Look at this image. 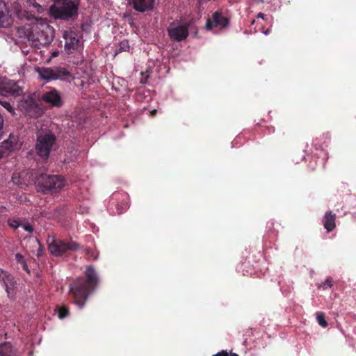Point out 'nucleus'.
I'll list each match as a JSON object with an SVG mask.
<instances>
[{
  "mask_svg": "<svg viewBox=\"0 0 356 356\" xmlns=\"http://www.w3.org/2000/svg\"><path fill=\"white\" fill-rule=\"evenodd\" d=\"M25 6L29 11L24 10L22 5L15 1L13 3V11L17 19L25 23L28 41L31 47L40 48L49 44L54 36V29L48 24L46 19L35 16L34 13H42L45 8L36 0H25Z\"/></svg>",
  "mask_w": 356,
  "mask_h": 356,
  "instance_id": "f257e3e1",
  "label": "nucleus"
},
{
  "mask_svg": "<svg viewBox=\"0 0 356 356\" xmlns=\"http://www.w3.org/2000/svg\"><path fill=\"white\" fill-rule=\"evenodd\" d=\"M85 276V280L78 279L70 286V294L79 309L84 307L89 295L95 290L98 282L97 273L92 266L87 267Z\"/></svg>",
  "mask_w": 356,
  "mask_h": 356,
  "instance_id": "f03ea898",
  "label": "nucleus"
},
{
  "mask_svg": "<svg viewBox=\"0 0 356 356\" xmlns=\"http://www.w3.org/2000/svg\"><path fill=\"white\" fill-rule=\"evenodd\" d=\"M79 1L76 0H55L50 7L51 15L56 19L68 20L78 13Z\"/></svg>",
  "mask_w": 356,
  "mask_h": 356,
  "instance_id": "7ed1b4c3",
  "label": "nucleus"
},
{
  "mask_svg": "<svg viewBox=\"0 0 356 356\" xmlns=\"http://www.w3.org/2000/svg\"><path fill=\"white\" fill-rule=\"evenodd\" d=\"M56 148V137L49 131L40 130L37 134L35 149L38 155L47 159L50 152Z\"/></svg>",
  "mask_w": 356,
  "mask_h": 356,
  "instance_id": "20e7f679",
  "label": "nucleus"
},
{
  "mask_svg": "<svg viewBox=\"0 0 356 356\" xmlns=\"http://www.w3.org/2000/svg\"><path fill=\"white\" fill-rule=\"evenodd\" d=\"M35 184H37L42 191H56L60 190L65 185V180L58 175H47L41 174L36 178Z\"/></svg>",
  "mask_w": 356,
  "mask_h": 356,
  "instance_id": "39448f33",
  "label": "nucleus"
},
{
  "mask_svg": "<svg viewBox=\"0 0 356 356\" xmlns=\"http://www.w3.org/2000/svg\"><path fill=\"white\" fill-rule=\"evenodd\" d=\"M18 106L22 111L31 117H39L43 112L38 106L35 97L31 95H23Z\"/></svg>",
  "mask_w": 356,
  "mask_h": 356,
  "instance_id": "423d86ee",
  "label": "nucleus"
},
{
  "mask_svg": "<svg viewBox=\"0 0 356 356\" xmlns=\"http://www.w3.org/2000/svg\"><path fill=\"white\" fill-rule=\"evenodd\" d=\"M37 72L42 79L47 81L56 79L65 80L70 76V73L61 67L38 68Z\"/></svg>",
  "mask_w": 356,
  "mask_h": 356,
  "instance_id": "0eeeda50",
  "label": "nucleus"
},
{
  "mask_svg": "<svg viewBox=\"0 0 356 356\" xmlns=\"http://www.w3.org/2000/svg\"><path fill=\"white\" fill-rule=\"evenodd\" d=\"M79 248L78 243L74 241L63 242L60 240L52 239L49 242V250L54 256H60L67 250H76Z\"/></svg>",
  "mask_w": 356,
  "mask_h": 356,
  "instance_id": "6e6552de",
  "label": "nucleus"
},
{
  "mask_svg": "<svg viewBox=\"0 0 356 356\" xmlns=\"http://www.w3.org/2000/svg\"><path fill=\"white\" fill-rule=\"evenodd\" d=\"M22 145V143L17 136L10 134L9 138L3 140L0 145V159L19 150Z\"/></svg>",
  "mask_w": 356,
  "mask_h": 356,
  "instance_id": "1a4fd4ad",
  "label": "nucleus"
},
{
  "mask_svg": "<svg viewBox=\"0 0 356 356\" xmlns=\"http://www.w3.org/2000/svg\"><path fill=\"white\" fill-rule=\"evenodd\" d=\"M228 19L219 13L213 14L212 17L208 19L206 24V29L211 31L213 33H218L224 28L227 26Z\"/></svg>",
  "mask_w": 356,
  "mask_h": 356,
  "instance_id": "9d476101",
  "label": "nucleus"
},
{
  "mask_svg": "<svg viewBox=\"0 0 356 356\" xmlns=\"http://www.w3.org/2000/svg\"><path fill=\"white\" fill-rule=\"evenodd\" d=\"M65 42V50L67 53H72L75 50H78L81 46V41L78 33L74 31H65L63 33Z\"/></svg>",
  "mask_w": 356,
  "mask_h": 356,
  "instance_id": "9b49d317",
  "label": "nucleus"
},
{
  "mask_svg": "<svg viewBox=\"0 0 356 356\" xmlns=\"http://www.w3.org/2000/svg\"><path fill=\"white\" fill-rule=\"evenodd\" d=\"M1 95L6 97H17L22 93V88L13 80L1 78Z\"/></svg>",
  "mask_w": 356,
  "mask_h": 356,
  "instance_id": "f8f14e48",
  "label": "nucleus"
},
{
  "mask_svg": "<svg viewBox=\"0 0 356 356\" xmlns=\"http://www.w3.org/2000/svg\"><path fill=\"white\" fill-rule=\"evenodd\" d=\"M168 33L171 40L181 41L188 35V28L186 25L172 23L168 28Z\"/></svg>",
  "mask_w": 356,
  "mask_h": 356,
  "instance_id": "ddd939ff",
  "label": "nucleus"
},
{
  "mask_svg": "<svg viewBox=\"0 0 356 356\" xmlns=\"http://www.w3.org/2000/svg\"><path fill=\"white\" fill-rule=\"evenodd\" d=\"M15 18L17 17L13 11L12 10L11 14L6 4L3 1H0V26L8 27L10 26ZM16 20L19 21L17 19Z\"/></svg>",
  "mask_w": 356,
  "mask_h": 356,
  "instance_id": "4468645a",
  "label": "nucleus"
},
{
  "mask_svg": "<svg viewBox=\"0 0 356 356\" xmlns=\"http://www.w3.org/2000/svg\"><path fill=\"white\" fill-rule=\"evenodd\" d=\"M0 282H2L6 291L9 297H12L13 295L14 289L17 284V282L15 277L8 273L6 271H4L3 269L0 268Z\"/></svg>",
  "mask_w": 356,
  "mask_h": 356,
  "instance_id": "2eb2a0df",
  "label": "nucleus"
},
{
  "mask_svg": "<svg viewBox=\"0 0 356 356\" xmlns=\"http://www.w3.org/2000/svg\"><path fill=\"white\" fill-rule=\"evenodd\" d=\"M42 99L54 106L59 107L62 105L60 95L56 90H51L44 93Z\"/></svg>",
  "mask_w": 356,
  "mask_h": 356,
  "instance_id": "dca6fc26",
  "label": "nucleus"
},
{
  "mask_svg": "<svg viewBox=\"0 0 356 356\" xmlns=\"http://www.w3.org/2000/svg\"><path fill=\"white\" fill-rule=\"evenodd\" d=\"M155 0H131L133 8L138 12H145L154 8Z\"/></svg>",
  "mask_w": 356,
  "mask_h": 356,
  "instance_id": "f3484780",
  "label": "nucleus"
},
{
  "mask_svg": "<svg viewBox=\"0 0 356 356\" xmlns=\"http://www.w3.org/2000/svg\"><path fill=\"white\" fill-rule=\"evenodd\" d=\"M19 353L9 342L0 343V356H18Z\"/></svg>",
  "mask_w": 356,
  "mask_h": 356,
  "instance_id": "a211bd4d",
  "label": "nucleus"
},
{
  "mask_svg": "<svg viewBox=\"0 0 356 356\" xmlns=\"http://www.w3.org/2000/svg\"><path fill=\"white\" fill-rule=\"evenodd\" d=\"M324 227L327 232H331L335 227V215L327 212L323 220Z\"/></svg>",
  "mask_w": 356,
  "mask_h": 356,
  "instance_id": "6ab92c4d",
  "label": "nucleus"
},
{
  "mask_svg": "<svg viewBox=\"0 0 356 356\" xmlns=\"http://www.w3.org/2000/svg\"><path fill=\"white\" fill-rule=\"evenodd\" d=\"M26 172H15L12 176V181L16 185L28 184L25 178L27 176Z\"/></svg>",
  "mask_w": 356,
  "mask_h": 356,
  "instance_id": "aec40b11",
  "label": "nucleus"
},
{
  "mask_svg": "<svg viewBox=\"0 0 356 356\" xmlns=\"http://www.w3.org/2000/svg\"><path fill=\"white\" fill-rule=\"evenodd\" d=\"M121 195L122 196V199H123L122 200L123 201H122V206H121L120 208L119 204L118 203L117 204V209H118L117 213H122L129 206V201L128 197H127V195L126 194H121Z\"/></svg>",
  "mask_w": 356,
  "mask_h": 356,
  "instance_id": "412c9836",
  "label": "nucleus"
},
{
  "mask_svg": "<svg viewBox=\"0 0 356 356\" xmlns=\"http://www.w3.org/2000/svg\"><path fill=\"white\" fill-rule=\"evenodd\" d=\"M316 319L318 324L323 327H325L327 325V321L325 319V316L322 312H318L316 314Z\"/></svg>",
  "mask_w": 356,
  "mask_h": 356,
  "instance_id": "4be33fe9",
  "label": "nucleus"
},
{
  "mask_svg": "<svg viewBox=\"0 0 356 356\" xmlns=\"http://www.w3.org/2000/svg\"><path fill=\"white\" fill-rule=\"evenodd\" d=\"M85 253L92 259H97L99 257V252L96 250H90L87 248L85 250Z\"/></svg>",
  "mask_w": 356,
  "mask_h": 356,
  "instance_id": "5701e85b",
  "label": "nucleus"
},
{
  "mask_svg": "<svg viewBox=\"0 0 356 356\" xmlns=\"http://www.w3.org/2000/svg\"><path fill=\"white\" fill-rule=\"evenodd\" d=\"M332 286V279L331 277H327L324 282L318 285V288H322L323 289H326Z\"/></svg>",
  "mask_w": 356,
  "mask_h": 356,
  "instance_id": "b1692460",
  "label": "nucleus"
},
{
  "mask_svg": "<svg viewBox=\"0 0 356 356\" xmlns=\"http://www.w3.org/2000/svg\"><path fill=\"white\" fill-rule=\"evenodd\" d=\"M69 314L68 310L65 307H60L58 309V315L60 319H63Z\"/></svg>",
  "mask_w": 356,
  "mask_h": 356,
  "instance_id": "393cba45",
  "label": "nucleus"
},
{
  "mask_svg": "<svg viewBox=\"0 0 356 356\" xmlns=\"http://www.w3.org/2000/svg\"><path fill=\"white\" fill-rule=\"evenodd\" d=\"M21 223L22 222L19 220L13 218L8 220V225L14 229L19 227L21 226Z\"/></svg>",
  "mask_w": 356,
  "mask_h": 356,
  "instance_id": "a878e982",
  "label": "nucleus"
},
{
  "mask_svg": "<svg viewBox=\"0 0 356 356\" xmlns=\"http://www.w3.org/2000/svg\"><path fill=\"white\" fill-rule=\"evenodd\" d=\"M0 104L2 105L3 108H5L10 113H14V108L10 105V104L7 101H0Z\"/></svg>",
  "mask_w": 356,
  "mask_h": 356,
  "instance_id": "bb28decb",
  "label": "nucleus"
},
{
  "mask_svg": "<svg viewBox=\"0 0 356 356\" xmlns=\"http://www.w3.org/2000/svg\"><path fill=\"white\" fill-rule=\"evenodd\" d=\"M20 227L29 233H32L33 231V227L29 223H21Z\"/></svg>",
  "mask_w": 356,
  "mask_h": 356,
  "instance_id": "cd10ccee",
  "label": "nucleus"
},
{
  "mask_svg": "<svg viewBox=\"0 0 356 356\" xmlns=\"http://www.w3.org/2000/svg\"><path fill=\"white\" fill-rule=\"evenodd\" d=\"M15 259L17 260V261L18 263H19L20 264H24V262L25 261L24 260V256L22 255L21 254L19 253H17L15 254Z\"/></svg>",
  "mask_w": 356,
  "mask_h": 356,
  "instance_id": "c85d7f7f",
  "label": "nucleus"
},
{
  "mask_svg": "<svg viewBox=\"0 0 356 356\" xmlns=\"http://www.w3.org/2000/svg\"><path fill=\"white\" fill-rule=\"evenodd\" d=\"M122 49L124 51H126L127 49H129L128 42L127 41H123L121 43Z\"/></svg>",
  "mask_w": 356,
  "mask_h": 356,
  "instance_id": "c756f323",
  "label": "nucleus"
},
{
  "mask_svg": "<svg viewBox=\"0 0 356 356\" xmlns=\"http://www.w3.org/2000/svg\"><path fill=\"white\" fill-rule=\"evenodd\" d=\"M22 268H23V269L24 270H26L27 272L29 271V268H28V266H27V265L26 264V261H24V264H22Z\"/></svg>",
  "mask_w": 356,
  "mask_h": 356,
  "instance_id": "7c9ffc66",
  "label": "nucleus"
},
{
  "mask_svg": "<svg viewBox=\"0 0 356 356\" xmlns=\"http://www.w3.org/2000/svg\"><path fill=\"white\" fill-rule=\"evenodd\" d=\"M257 17H259V18L264 19V15L263 13H259L258 14Z\"/></svg>",
  "mask_w": 356,
  "mask_h": 356,
  "instance_id": "2f4dec72",
  "label": "nucleus"
},
{
  "mask_svg": "<svg viewBox=\"0 0 356 356\" xmlns=\"http://www.w3.org/2000/svg\"><path fill=\"white\" fill-rule=\"evenodd\" d=\"M58 55V51H54L52 53V57H56Z\"/></svg>",
  "mask_w": 356,
  "mask_h": 356,
  "instance_id": "473e14b6",
  "label": "nucleus"
},
{
  "mask_svg": "<svg viewBox=\"0 0 356 356\" xmlns=\"http://www.w3.org/2000/svg\"><path fill=\"white\" fill-rule=\"evenodd\" d=\"M145 74H146V78H147L149 76V70H147L145 73H142L143 76H144Z\"/></svg>",
  "mask_w": 356,
  "mask_h": 356,
  "instance_id": "72a5a7b5",
  "label": "nucleus"
},
{
  "mask_svg": "<svg viewBox=\"0 0 356 356\" xmlns=\"http://www.w3.org/2000/svg\"><path fill=\"white\" fill-rule=\"evenodd\" d=\"M269 32H270V30L268 29V30H266L265 31H263V33L265 34V35H268L269 33Z\"/></svg>",
  "mask_w": 356,
  "mask_h": 356,
  "instance_id": "f704fd0d",
  "label": "nucleus"
},
{
  "mask_svg": "<svg viewBox=\"0 0 356 356\" xmlns=\"http://www.w3.org/2000/svg\"><path fill=\"white\" fill-rule=\"evenodd\" d=\"M229 356H238L236 353H231Z\"/></svg>",
  "mask_w": 356,
  "mask_h": 356,
  "instance_id": "c9c22d12",
  "label": "nucleus"
}]
</instances>
